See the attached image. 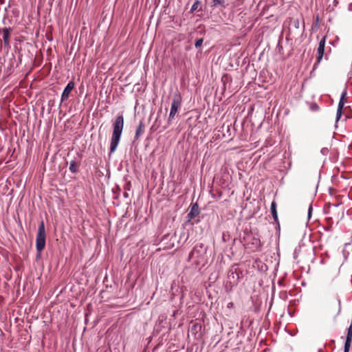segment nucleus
I'll list each match as a JSON object with an SVG mask.
<instances>
[{
    "instance_id": "obj_1",
    "label": "nucleus",
    "mask_w": 352,
    "mask_h": 352,
    "mask_svg": "<svg viewBox=\"0 0 352 352\" xmlns=\"http://www.w3.org/2000/svg\"><path fill=\"white\" fill-rule=\"evenodd\" d=\"M113 127V130L110 144V154L115 152L120 140L124 127V117L122 115L116 117Z\"/></svg>"
},
{
    "instance_id": "obj_2",
    "label": "nucleus",
    "mask_w": 352,
    "mask_h": 352,
    "mask_svg": "<svg viewBox=\"0 0 352 352\" xmlns=\"http://www.w3.org/2000/svg\"><path fill=\"white\" fill-rule=\"evenodd\" d=\"M45 229L43 221H41L38 228L36 239V249L38 254H40L45 248Z\"/></svg>"
},
{
    "instance_id": "obj_3",
    "label": "nucleus",
    "mask_w": 352,
    "mask_h": 352,
    "mask_svg": "<svg viewBox=\"0 0 352 352\" xmlns=\"http://www.w3.org/2000/svg\"><path fill=\"white\" fill-rule=\"evenodd\" d=\"M206 248L202 243L197 244L189 254V259H197L196 262L199 264L205 259Z\"/></svg>"
},
{
    "instance_id": "obj_4",
    "label": "nucleus",
    "mask_w": 352,
    "mask_h": 352,
    "mask_svg": "<svg viewBox=\"0 0 352 352\" xmlns=\"http://www.w3.org/2000/svg\"><path fill=\"white\" fill-rule=\"evenodd\" d=\"M182 105V96L179 92H176L173 98L171 103L170 111L168 119V123H170L173 119L178 110L180 109Z\"/></svg>"
},
{
    "instance_id": "obj_5",
    "label": "nucleus",
    "mask_w": 352,
    "mask_h": 352,
    "mask_svg": "<svg viewBox=\"0 0 352 352\" xmlns=\"http://www.w3.org/2000/svg\"><path fill=\"white\" fill-rule=\"evenodd\" d=\"M227 278V285H230V287L237 285L239 280L237 269L231 267L228 272Z\"/></svg>"
},
{
    "instance_id": "obj_6",
    "label": "nucleus",
    "mask_w": 352,
    "mask_h": 352,
    "mask_svg": "<svg viewBox=\"0 0 352 352\" xmlns=\"http://www.w3.org/2000/svg\"><path fill=\"white\" fill-rule=\"evenodd\" d=\"M75 87V83L74 81H69L68 84L65 87L62 95H61V102L67 100L69 96L71 91L74 89Z\"/></svg>"
},
{
    "instance_id": "obj_7",
    "label": "nucleus",
    "mask_w": 352,
    "mask_h": 352,
    "mask_svg": "<svg viewBox=\"0 0 352 352\" xmlns=\"http://www.w3.org/2000/svg\"><path fill=\"white\" fill-rule=\"evenodd\" d=\"M352 340V325L348 329L347 336L344 343L345 352H349Z\"/></svg>"
},
{
    "instance_id": "obj_8",
    "label": "nucleus",
    "mask_w": 352,
    "mask_h": 352,
    "mask_svg": "<svg viewBox=\"0 0 352 352\" xmlns=\"http://www.w3.org/2000/svg\"><path fill=\"white\" fill-rule=\"evenodd\" d=\"M199 214V208L197 204H195L192 206L189 213L188 214V221H190Z\"/></svg>"
},
{
    "instance_id": "obj_9",
    "label": "nucleus",
    "mask_w": 352,
    "mask_h": 352,
    "mask_svg": "<svg viewBox=\"0 0 352 352\" xmlns=\"http://www.w3.org/2000/svg\"><path fill=\"white\" fill-rule=\"evenodd\" d=\"M11 29L5 28L3 29V42L5 46L9 47L10 45V36Z\"/></svg>"
},
{
    "instance_id": "obj_10",
    "label": "nucleus",
    "mask_w": 352,
    "mask_h": 352,
    "mask_svg": "<svg viewBox=\"0 0 352 352\" xmlns=\"http://www.w3.org/2000/svg\"><path fill=\"white\" fill-rule=\"evenodd\" d=\"M324 47L318 45V50H317L318 56H317L316 62L314 65V69L316 68L317 65L322 60L323 55H324Z\"/></svg>"
},
{
    "instance_id": "obj_11",
    "label": "nucleus",
    "mask_w": 352,
    "mask_h": 352,
    "mask_svg": "<svg viewBox=\"0 0 352 352\" xmlns=\"http://www.w3.org/2000/svg\"><path fill=\"white\" fill-rule=\"evenodd\" d=\"M276 203L275 201H273L271 204L270 206V212L272 213V215L273 217V219L276 223L278 224V213L276 210Z\"/></svg>"
},
{
    "instance_id": "obj_12",
    "label": "nucleus",
    "mask_w": 352,
    "mask_h": 352,
    "mask_svg": "<svg viewBox=\"0 0 352 352\" xmlns=\"http://www.w3.org/2000/svg\"><path fill=\"white\" fill-rule=\"evenodd\" d=\"M346 95H347V91H346V89H344L343 90V91L342 92L341 97H340V101L338 103V109L342 110L345 100H346Z\"/></svg>"
},
{
    "instance_id": "obj_13",
    "label": "nucleus",
    "mask_w": 352,
    "mask_h": 352,
    "mask_svg": "<svg viewBox=\"0 0 352 352\" xmlns=\"http://www.w3.org/2000/svg\"><path fill=\"white\" fill-rule=\"evenodd\" d=\"M144 132V125L143 124V122L141 121L139 124H138V126L136 129V131H135V140H138V138H140V135H142Z\"/></svg>"
},
{
    "instance_id": "obj_14",
    "label": "nucleus",
    "mask_w": 352,
    "mask_h": 352,
    "mask_svg": "<svg viewBox=\"0 0 352 352\" xmlns=\"http://www.w3.org/2000/svg\"><path fill=\"white\" fill-rule=\"evenodd\" d=\"M78 167L79 164L75 160H72L70 162L69 169L72 173H76L78 171Z\"/></svg>"
},
{
    "instance_id": "obj_15",
    "label": "nucleus",
    "mask_w": 352,
    "mask_h": 352,
    "mask_svg": "<svg viewBox=\"0 0 352 352\" xmlns=\"http://www.w3.org/2000/svg\"><path fill=\"white\" fill-rule=\"evenodd\" d=\"M212 7H217L222 6L225 7V0H212Z\"/></svg>"
},
{
    "instance_id": "obj_16",
    "label": "nucleus",
    "mask_w": 352,
    "mask_h": 352,
    "mask_svg": "<svg viewBox=\"0 0 352 352\" xmlns=\"http://www.w3.org/2000/svg\"><path fill=\"white\" fill-rule=\"evenodd\" d=\"M200 4H201V3L199 1H198V0L195 1L191 7L190 12L192 13L195 11H196L198 9Z\"/></svg>"
},
{
    "instance_id": "obj_17",
    "label": "nucleus",
    "mask_w": 352,
    "mask_h": 352,
    "mask_svg": "<svg viewBox=\"0 0 352 352\" xmlns=\"http://www.w3.org/2000/svg\"><path fill=\"white\" fill-rule=\"evenodd\" d=\"M203 41H204V39L202 38L197 39L195 43V47L196 48L200 47L203 44Z\"/></svg>"
},
{
    "instance_id": "obj_18",
    "label": "nucleus",
    "mask_w": 352,
    "mask_h": 352,
    "mask_svg": "<svg viewBox=\"0 0 352 352\" xmlns=\"http://www.w3.org/2000/svg\"><path fill=\"white\" fill-rule=\"evenodd\" d=\"M342 114V110L337 109L336 121H338Z\"/></svg>"
},
{
    "instance_id": "obj_19",
    "label": "nucleus",
    "mask_w": 352,
    "mask_h": 352,
    "mask_svg": "<svg viewBox=\"0 0 352 352\" xmlns=\"http://www.w3.org/2000/svg\"><path fill=\"white\" fill-rule=\"evenodd\" d=\"M326 39L325 37H323L319 42V46L324 47Z\"/></svg>"
},
{
    "instance_id": "obj_20",
    "label": "nucleus",
    "mask_w": 352,
    "mask_h": 352,
    "mask_svg": "<svg viewBox=\"0 0 352 352\" xmlns=\"http://www.w3.org/2000/svg\"><path fill=\"white\" fill-rule=\"evenodd\" d=\"M293 24H294V26L295 27V28L298 29L299 28V21H298V20H294L293 21Z\"/></svg>"
},
{
    "instance_id": "obj_21",
    "label": "nucleus",
    "mask_w": 352,
    "mask_h": 352,
    "mask_svg": "<svg viewBox=\"0 0 352 352\" xmlns=\"http://www.w3.org/2000/svg\"><path fill=\"white\" fill-rule=\"evenodd\" d=\"M311 109L313 111H318V110H319V107L317 104H314L312 105Z\"/></svg>"
},
{
    "instance_id": "obj_22",
    "label": "nucleus",
    "mask_w": 352,
    "mask_h": 352,
    "mask_svg": "<svg viewBox=\"0 0 352 352\" xmlns=\"http://www.w3.org/2000/svg\"><path fill=\"white\" fill-rule=\"evenodd\" d=\"M311 210H312V207H311V206H310L309 208V212H308L309 218H310Z\"/></svg>"
},
{
    "instance_id": "obj_23",
    "label": "nucleus",
    "mask_w": 352,
    "mask_h": 352,
    "mask_svg": "<svg viewBox=\"0 0 352 352\" xmlns=\"http://www.w3.org/2000/svg\"><path fill=\"white\" fill-rule=\"evenodd\" d=\"M234 307V303L232 302H229L228 304V308H232Z\"/></svg>"
},
{
    "instance_id": "obj_24",
    "label": "nucleus",
    "mask_w": 352,
    "mask_h": 352,
    "mask_svg": "<svg viewBox=\"0 0 352 352\" xmlns=\"http://www.w3.org/2000/svg\"><path fill=\"white\" fill-rule=\"evenodd\" d=\"M123 196L125 197V198H128L129 197V193L126 192H124L123 193Z\"/></svg>"
},
{
    "instance_id": "obj_25",
    "label": "nucleus",
    "mask_w": 352,
    "mask_h": 352,
    "mask_svg": "<svg viewBox=\"0 0 352 352\" xmlns=\"http://www.w3.org/2000/svg\"><path fill=\"white\" fill-rule=\"evenodd\" d=\"M344 352H345V349H344Z\"/></svg>"
}]
</instances>
